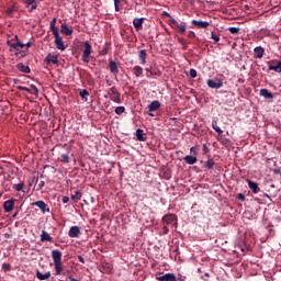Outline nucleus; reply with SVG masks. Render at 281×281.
Wrapping results in <instances>:
<instances>
[{
	"instance_id": "nucleus-13",
	"label": "nucleus",
	"mask_w": 281,
	"mask_h": 281,
	"mask_svg": "<svg viewBox=\"0 0 281 281\" xmlns=\"http://www.w3.org/2000/svg\"><path fill=\"white\" fill-rule=\"evenodd\" d=\"M16 200L14 199H11V200H7L3 202V210L4 212L7 213H10L14 210V203H15Z\"/></svg>"
},
{
	"instance_id": "nucleus-29",
	"label": "nucleus",
	"mask_w": 281,
	"mask_h": 281,
	"mask_svg": "<svg viewBox=\"0 0 281 281\" xmlns=\"http://www.w3.org/2000/svg\"><path fill=\"white\" fill-rule=\"evenodd\" d=\"M80 199H82V192H80L79 190L75 191V194H71V200L75 203H78V201H80Z\"/></svg>"
},
{
	"instance_id": "nucleus-30",
	"label": "nucleus",
	"mask_w": 281,
	"mask_h": 281,
	"mask_svg": "<svg viewBox=\"0 0 281 281\" xmlns=\"http://www.w3.org/2000/svg\"><path fill=\"white\" fill-rule=\"evenodd\" d=\"M145 71L147 78H155V76H161V72H155L150 68H146Z\"/></svg>"
},
{
	"instance_id": "nucleus-37",
	"label": "nucleus",
	"mask_w": 281,
	"mask_h": 281,
	"mask_svg": "<svg viewBox=\"0 0 281 281\" xmlns=\"http://www.w3.org/2000/svg\"><path fill=\"white\" fill-rule=\"evenodd\" d=\"M23 188H25V183H23V182L13 184V190H15L16 192H21V190H23Z\"/></svg>"
},
{
	"instance_id": "nucleus-18",
	"label": "nucleus",
	"mask_w": 281,
	"mask_h": 281,
	"mask_svg": "<svg viewBox=\"0 0 281 281\" xmlns=\"http://www.w3.org/2000/svg\"><path fill=\"white\" fill-rule=\"evenodd\" d=\"M60 32L61 34H65V36H71V34H74V30L69 29V26H67L65 23L61 24Z\"/></svg>"
},
{
	"instance_id": "nucleus-34",
	"label": "nucleus",
	"mask_w": 281,
	"mask_h": 281,
	"mask_svg": "<svg viewBox=\"0 0 281 281\" xmlns=\"http://www.w3.org/2000/svg\"><path fill=\"white\" fill-rule=\"evenodd\" d=\"M50 32H53V34L58 33V27H56V18H54V19L50 21Z\"/></svg>"
},
{
	"instance_id": "nucleus-52",
	"label": "nucleus",
	"mask_w": 281,
	"mask_h": 281,
	"mask_svg": "<svg viewBox=\"0 0 281 281\" xmlns=\"http://www.w3.org/2000/svg\"><path fill=\"white\" fill-rule=\"evenodd\" d=\"M162 14H164V16H167L169 19V21H171V19H173L172 15H170V13H168L166 11Z\"/></svg>"
},
{
	"instance_id": "nucleus-44",
	"label": "nucleus",
	"mask_w": 281,
	"mask_h": 281,
	"mask_svg": "<svg viewBox=\"0 0 281 281\" xmlns=\"http://www.w3.org/2000/svg\"><path fill=\"white\" fill-rule=\"evenodd\" d=\"M61 161H63L64 164H69V155L63 154V155H61Z\"/></svg>"
},
{
	"instance_id": "nucleus-2",
	"label": "nucleus",
	"mask_w": 281,
	"mask_h": 281,
	"mask_svg": "<svg viewBox=\"0 0 281 281\" xmlns=\"http://www.w3.org/2000/svg\"><path fill=\"white\" fill-rule=\"evenodd\" d=\"M108 98H110L112 102H115L116 104H122V94L115 87H112L108 90Z\"/></svg>"
},
{
	"instance_id": "nucleus-40",
	"label": "nucleus",
	"mask_w": 281,
	"mask_h": 281,
	"mask_svg": "<svg viewBox=\"0 0 281 281\" xmlns=\"http://www.w3.org/2000/svg\"><path fill=\"white\" fill-rule=\"evenodd\" d=\"M124 111H126V108H124V106H116L115 108L116 115H122V113H124Z\"/></svg>"
},
{
	"instance_id": "nucleus-39",
	"label": "nucleus",
	"mask_w": 281,
	"mask_h": 281,
	"mask_svg": "<svg viewBox=\"0 0 281 281\" xmlns=\"http://www.w3.org/2000/svg\"><path fill=\"white\" fill-rule=\"evenodd\" d=\"M12 266L10 263H2V271H4V273H8V271H11Z\"/></svg>"
},
{
	"instance_id": "nucleus-20",
	"label": "nucleus",
	"mask_w": 281,
	"mask_h": 281,
	"mask_svg": "<svg viewBox=\"0 0 281 281\" xmlns=\"http://www.w3.org/2000/svg\"><path fill=\"white\" fill-rule=\"evenodd\" d=\"M254 56L255 58H262L265 56V48L262 46H258L254 49Z\"/></svg>"
},
{
	"instance_id": "nucleus-23",
	"label": "nucleus",
	"mask_w": 281,
	"mask_h": 281,
	"mask_svg": "<svg viewBox=\"0 0 281 281\" xmlns=\"http://www.w3.org/2000/svg\"><path fill=\"white\" fill-rule=\"evenodd\" d=\"M248 187L252 190L254 194H258L260 192V188L258 187V183L248 180Z\"/></svg>"
},
{
	"instance_id": "nucleus-25",
	"label": "nucleus",
	"mask_w": 281,
	"mask_h": 281,
	"mask_svg": "<svg viewBox=\"0 0 281 281\" xmlns=\"http://www.w3.org/2000/svg\"><path fill=\"white\" fill-rule=\"evenodd\" d=\"M16 69H19V71H22V74H30V66H25L23 63H20L16 65Z\"/></svg>"
},
{
	"instance_id": "nucleus-57",
	"label": "nucleus",
	"mask_w": 281,
	"mask_h": 281,
	"mask_svg": "<svg viewBox=\"0 0 281 281\" xmlns=\"http://www.w3.org/2000/svg\"><path fill=\"white\" fill-rule=\"evenodd\" d=\"M79 262H82V265H85V258H82L81 256L78 257Z\"/></svg>"
},
{
	"instance_id": "nucleus-6",
	"label": "nucleus",
	"mask_w": 281,
	"mask_h": 281,
	"mask_svg": "<svg viewBox=\"0 0 281 281\" xmlns=\"http://www.w3.org/2000/svg\"><path fill=\"white\" fill-rule=\"evenodd\" d=\"M54 38H55V45L57 47V49H59L60 52H65V49H67V47H65V42H63V37L60 36V33H53Z\"/></svg>"
},
{
	"instance_id": "nucleus-1",
	"label": "nucleus",
	"mask_w": 281,
	"mask_h": 281,
	"mask_svg": "<svg viewBox=\"0 0 281 281\" xmlns=\"http://www.w3.org/2000/svg\"><path fill=\"white\" fill-rule=\"evenodd\" d=\"M52 258L55 267V274L61 276L65 268L63 266V252L60 250L55 249L52 251Z\"/></svg>"
},
{
	"instance_id": "nucleus-59",
	"label": "nucleus",
	"mask_w": 281,
	"mask_h": 281,
	"mask_svg": "<svg viewBox=\"0 0 281 281\" xmlns=\"http://www.w3.org/2000/svg\"><path fill=\"white\" fill-rule=\"evenodd\" d=\"M68 279H69L70 281H78V280L75 279L74 277H68Z\"/></svg>"
},
{
	"instance_id": "nucleus-4",
	"label": "nucleus",
	"mask_w": 281,
	"mask_h": 281,
	"mask_svg": "<svg viewBox=\"0 0 281 281\" xmlns=\"http://www.w3.org/2000/svg\"><path fill=\"white\" fill-rule=\"evenodd\" d=\"M7 45L15 49V52H21L25 47V44L19 42V35H15L13 40L8 41Z\"/></svg>"
},
{
	"instance_id": "nucleus-28",
	"label": "nucleus",
	"mask_w": 281,
	"mask_h": 281,
	"mask_svg": "<svg viewBox=\"0 0 281 281\" xmlns=\"http://www.w3.org/2000/svg\"><path fill=\"white\" fill-rule=\"evenodd\" d=\"M146 49H142L138 54L140 65H146V58H147Z\"/></svg>"
},
{
	"instance_id": "nucleus-36",
	"label": "nucleus",
	"mask_w": 281,
	"mask_h": 281,
	"mask_svg": "<svg viewBox=\"0 0 281 281\" xmlns=\"http://www.w3.org/2000/svg\"><path fill=\"white\" fill-rule=\"evenodd\" d=\"M215 164H216V162H214L213 159H209V160L205 161V165H204V166H205V168H207L209 170H212V168H214Z\"/></svg>"
},
{
	"instance_id": "nucleus-26",
	"label": "nucleus",
	"mask_w": 281,
	"mask_h": 281,
	"mask_svg": "<svg viewBox=\"0 0 281 281\" xmlns=\"http://www.w3.org/2000/svg\"><path fill=\"white\" fill-rule=\"evenodd\" d=\"M38 1L41 0H25L26 5H31V12L38 8Z\"/></svg>"
},
{
	"instance_id": "nucleus-54",
	"label": "nucleus",
	"mask_w": 281,
	"mask_h": 281,
	"mask_svg": "<svg viewBox=\"0 0 281 281\" xmlns=\"http://www.w3.org/2000/svg\"><path fill=\"white\" fill-rule=\"evenodd\" d=\"M61 201L63 203H69V196H63Z\"/></svg>"
},
{
	"instance_id": "nucleus-33",
	"label": "nucleus",
	"mask_w": 281,
	"mask_h": 281,
	"mask_svg": "<svg viewBox=\"0 0 281 281\" xmlns=\"http://www.w3.org/2000/svg\"><path fill=\"white\" fill-rule=\"evenodd\" d=\"M270 71H276L277 74H281V61H278L276 66H269Z\"/></svg>"
},
{
	"instance_id": "nucleus-14",
	"label": "nucleus",
	"mask_w": 281,
	"mask_h": 281,
	"mask_svg": "<svg viewBox=\"0 0 281 281\" xmlns=\"http://www.w3.org/2000/svg\"><path fill=\"white\" fill-rule=\"evenodd\" d=\"M109 69L113 76H117V74H120V67L117 66V63L113 60L109 61Z\"/></svg>"
},
{
	"instance_id": "nucleus-7",
	"label": "nucleus",
	"mask_w": 281,
	"mask_h": 281,
	"mask_svg": "<svg viewBox=\"0 0 281 281\" xmlns=\"http://www.w3.org/2000/svg\"><path fill=\"white\" fill-rule=\"evenodd\" d=\"M191 25L192 27H196L198 30H207L210 27V22L192 20Z\"/></svg>"
},
{
	"instance_id": "nucleus-8",
	"label": "nucleus",
	"mask_w": 281,
	"mask_h": 281,
	"mask_svg": "<svg viewBox=\"0 0 281 281\" xmlns=\"http://www.w3.org/2000/svg\"><path fill=\"white\" fill-rule=\"evenodd\" d=\"M44 63L46 65H58V53H49Z\"/></svg>"
},
{
	"instance_id": "nucleus-15",
	"label": "nucleus",
	"mask_w": 281,
	"mask_h": 281,
	"mask_svg": "<svg viewBox=\"0 0 281 281\" xmlns=\"http://www.w3.org/2000/svg\"><path fill=\"white\" fill-rule=\"evenodd\" d=\"M68 236L70 238H78V236H80V227L79 226L70 227V229L68 232Z\"/></svg>"
},
{
	"instance_id": "nucleus-55",
	"label": "nucleus",
	"mask_w": 281,
	"mask_h": 281,
	"mask_svg": "<svg viewBox=\"0 0 281 281\" xmlns=\"http://www.w3.org/2000/svg\"><path fill=\"white\" fill-rule=\"evenodd\" d=\"M206 278H210V273H204V276H202V280H207Z\"/></svg>"
},
{
	"instance_id": "nucleus-31",
	"label": "nucleus",
	"mask_w": 281,
	"mask_h": 281,
	"mask_svg": "<svg viewBox=\"0 0 281 281\" xmlns=\"http://www.w3.org/2000/svg\"><path fill=\"white\" fill-rule=\"evenodd\" d=\"M260 95H262L263 98H266L268 100H271V98H273V93L269 92V90H267V89H261Z\"/></svg>"
},
{
	"instance_id": "nucleus-35",
	"label": "nucleus",
	"mask_w": 281,
	"mask_h": 281,
	"mask_svg": "<svg viewBox=\"0 0 281 281\" xmlns=\"http://www.w3.org/2000/svg\"><path fill=\"white\" fill-rule=\"evenodd\" d=\"M33 205H36L37 207H40V210H42V212H45V209L47 207V204H45V202H43V201H37Z\"/></svg>"
},
{
	"instance_id": "nucleus-38",
	"label": "nucleus",
	"mask_w": 281,
	"mask_h": 281,
	"mask_svg": "<svg viewBox=\"0 0 281 281\" xmlns=\"http://www.w3.org/2000/svg\"><path fill=\"white\" fill-rule=\"evenodd\" d=\"M79 95H80V98H82V100H85V102H87V97L89 95V91H87V90H80V92H79Z\"/></svg>"
},
{
	"instance_id": "nucleus-61",
	"label": "nucleus",
	"mask_w": 281,
	"mask_h": 281,
	"mask_svg": "<svg viewBox=\"0 0 281 281\" xmlns=\"http://www.w3.org/2000/svg\"><path fill=\"white\" fill-rule=\"evenodd\" d=\"M43 186H45V182H44V181H42V182L40 183V188H43Z\"/></svg>"
},
{
	"instance_id": "nucleus-10",
	"label": "nucleus",
	"mask_w": 281,
	"mask_h": 281,
	"mask_svg": "<svg viewBox=\"0 0 281 281\" xmlns=\"http://www.w3.org/2000/svg\"><path fill=\"white\" fill-rule=\"evenodd\" d=\"M206 85L210 89H221V87H223V81L221 79H209Z\"/></svg>"
},
{
	"instance_id": "nucleus-12",
	"label": "nucleus",
	"mask_w": 281,
	"mask_h": 281,
	"mask_svg": "<svg viewBox=\"0 0 281 281\" xmlns=\"http://www.w3.org/2000/svg\"><path fill=\"white\" fill-rule=\"evenodd\" d=\"M100 271L101 273H112L113 272V265L102 261L100 265Z\"/></svg>"
},
{
	"instance_id": "nucleus-11",
	"label": "nucleus",
	"mask_w": 281,
	"mask_h": 281,
	"mask_svg": "<svg viewBox=\"0 0 281 281\" xmlns=\"http://www.w3.org/2000/svg\"><path fill=\"white\" fill-rule=\"evenodd\" d=\"M19 91H26L27 93H33V95H38V88L36 86L31 85V88L18 86Z\"/></svg>"
},
{
	"instance_id": "nucleus-60",
	"label": "nucleus",
	"mask_w": 281,
	"mask_h": 281,
	"mask_svg": "<svg viewBox=\"0 0 281 281\" xmlns=\"http://www.w3.org/2000/svg\"><path fill=\"white\" fill-rule=\"evenodd\" d=\"M7 13L12 14V9H8Z\"/></svg>"
},
{
	"instance_id": "nucleus-58",
	"label": "nucleus",
	"mask_w": 281,
	"mask_h": 281,
	"mask_svg": "<svg viewBox=\"0 0 281 281\" xmlns=\"http://www.w3.org/2000/svg\"><path fill=\"white\" fill-rule=\"evenodd\" d=\"M24 47H32V43H26V44H24Z\"/></svg>"
},
{
	"instance_id": "nucleus-62",
	"label": "nucleus",
	"mask_w": 281,
	"mask_h": 281,
	"mask_svg": "<svg viewBox=\"0 0 281 281\" xmlns=\"http://www.w3.org/2000/svg\"><path fill=\"white\" fill-rule=\"evenodd\" d=\"M149 115L153 117V113H149Z\"/></svg>"
},
{
	"instance_id": "nucleus-45",
	"label": "nucleus",
	"mask_w": 281,
	"mask_h": 281,
	"mask_svg": "<svg viewBox=\"0 0 281 281\" xmlns=\"http://www.w3.org/2000/svg\"><path fill=\"white\" fill-rule=\"evenodd\" d=\"M228 31L231 32V34H238V32H240V29H238V27H229Z\"/></svg>"
},
{
	"instance_id": "nucleus-3",
	"label": "nucleus",
	"mask_w": 281,
	"mask_h": 281,
	"mask_svg": "<svg viewBox=\"0 0 281 281\" xmlns=\"http://www.w3.org/2000/svg\"><path fill=\"white\" fill-rule=\"evenodd\" d=\"M169 25L172 30H178L179 34H186V22L179 23L175 18H171V20H169Z\"/></svg>"
},
{
	"instance_id": "nucleus-17",
	"label": "nucleus",
	"mask_w": 281,
	"mask_h": 281,
	"mask_svg": "<svg viewBox=\"0 0 281 281\" xmlns=\"http://www.w3.org/2000/svg\"><path fill=\"white\" fill-rule=\"evenodd\" d=\"M132 71L136 78H142V76H144V68H142V66H134Z\"/></svg>"
},
{
	"instance_id": "nucleus-24",
	"label": "nucleus",
	"mask_w": 281,
	"mask_h": 281,
	"mask_svg": "<svg viewBox=\"0 0 281 281\" xmlns=\"http://www.w3.org/2000/svg\"><path fill=\"white\" fill-rule=\"evenodd\" d=\"M37 280H49L52 278V272L42 273L41 271L36 272Z\"/></svg>"
},
{
	"instance_id": "nucleus-43",
	"label": "nucleus",
	"mask_w": 281,
	"mask_h": 281,
	"mask_svg": "<svg viewBox=\"0 0 281 281\" xmlns=\"http://www.w3.org/2000/svg\"><path fill=\"white\" fill-rule=\"evenodd\" d=\"M211 38L215 42L218 43V41H221V37L216 34H214V32L211 33Z\"/></svg>"
},
{
	"instance_id": "nucleus-56",
	"label": "nucleus",
	"mask_w": 281,
	"mask_h": 281,
	"mask_svg": "<svg viewBox=\"0 0 281 281\" xmlns=\"http://www.w3.org/2000/svg\"><path fill=\"white\" fill-rule=\"evenodd\" d=\"M102 56H106L109 54V52L106 50V48H104L102 52H101Z\"/></svg>"
},
{
	"instance_id": "nucleus-9",
	"label": "nucleus",
	"mask_w": 281,
	"mask_h": 281,
	"mask_svg": "<svg viewBox=\"0 0 281 281\" xmlns=\"http://www.w3.org/2000/svg\"><path fill=\"white\" fill-rule=\"evenodd\" d=\"M162 225H177V216L175 214H167L162 217Z\"/></svg>"
},
{
	"instance_id": "nucleus-53",
	"label": "nucleus",
	"mask_w": 281,
	"mask_h": 281,
	"mask_svg": "<svg viewBox=\"0 0 281 281\" xmlns=\"http://www.w3.org/2000/svg\"><path fill=\"white\" fill-rule=\"evenodd\" d=\"M178 42L181 44V45H186V40L183 37H179L178 38Z\"/></svg>"
},
{
	"instance_id": "nucleus-41",
	"label": "nucleus",
	"mask_w": 281,
	"mask_h": 281,
	"mask_svg": "<svg viewBox=\"0 0 281 281\" xmlns=\"http://www.w3.org/2000/svg\"><path fill=\"white\" fill-rule=\"evenodd\" d=\"M191 155H199V145L190 148Z\"/></svg>"
},
{
	"instance_id": "nucleus-51",
	"label": "nucleus",
	"mask_w": 281,
	"mask_h": 281,
	"mask_svg": "<svg viewBox=\"0 0 281 281\" xmlns=\"http://www.w3.org/2000/svg\"><path fill=\"white\" fill-rule=\"evenodd\" d=\"M221 143L223 144V146H229V144H231L228 138L222 139Z\"/></svg>"
},
{
	"instance_id": "nucleus-5",
	"label": "nucleus",
	"mask_w": 281,
	"mask_h": 281,
	"mask_svg": "<svg viewBox=\"0 0 281 281\" xmlns=\"http://www.w3.org/2000/svg\"><path fill=\"white\" fill-rule=\"evenodd\" d=\"M83 52H82V61L83 63H89V57L91 54H93V48L91 47V44L89 42L83 43Z\"/></svg>"
},
{
	"instance_id": "nucleus-47",
	"label": "nucleus",
	"mask_w": 281,
	"mask_h": 281,
	"mask_svg": "<svg viewBox=\"0 0 281 281\" xmlns=\"http://www.w3.org/2000/svg\"><path fill=\"white\" fill-rule=\"evenodd\" d=\"M187 36L188 38H196V33H194V31H189Z\"/></svg>"
},
{
	"instance_id": "nucleus-16",
	"label": "nucleus",
	"mask_w": 281,
	"mask_h": 281,
	"mask_svg": "<svg viewBox=\"0 0 281 281\" xmlns=\"http://www.w3.org/2000/svg\"><path fill=\"white\" fill-rule=\"evenodd\" d=\"M133 25L135 27V30L137 32H139V30H143V25H144V18H140V19H134L133 21Z\"/></svg>"
},
{
	"instance_id": "nucleus-27",
	"label": "nucleus",
	"mask_w": 281,
	"mask_h": 281,
	"mask_svg": "<svg viewBox=\"0 0 281 281\" xmlns=\"http://www.w3.org/2000/svg\"><path fill=\"white\" fill-rule=\"evenodd\" d=\"M144 135H145L144 130H142V128L136 130V137H137L138 142H146L147 138Z\"/></svg>"
},
{
	"instance_id": "nucleus-19",
	"label": "nucleus",
	"mask_w": 281,
	"mask_h": 281,
	"mask_svg": "<svg viewBox=\"0 0 281 281\" xmlns=\"http://www.w3.org/2000/svg\"><path fill=\"white\" fill-rule=\"evenodd\" d=\"M148 111L153 112V111H158V109H161V103L157 100L153 101L148 106H147Z\"/></svg>"
},
{
	"instance_id": "nucleus-42",
	"label": "nucleus",
	"mask_w": 281,
	"mask_h": 281,
	"mask_svg": "<svg viewBox=\"0 0 281 281\" xmlns=\"http://www.w3.org/2000/svg\"><path fill=\"white\" fill-rule=\"evenodd\" d=\"M121 1H124V0H114L115 12H120V10H121V8H120Z\"/></svg>"
},
{
	"instance_id": "nucleus-50",
	"label": "nucleus",
	"mask_w": 281,
	"mask_h": 281,
	"mask_svg": "<svg viewBox=\"0 0 281 281\" xmlns=\"http://www.w3.org/2000/svg\"><path fill=\"white\" fill-rule=\"evenodd\" d=\"M202 150L204 155H207V153H210V148L205 144H203Z\"/></svg>"
},
{
	"instance_id": "nucleus-21",
	"label": "nucleus",
	"mask_w": 281,
	"mask_h": 281,
	"mask_svg": "<svg viewBox=\"0 0 281 281\" xmlns=\"http://www.w3.org/2000/svg\"><path fill=\"white\" fill-rule=\"evenodd\" d=\"M53 238L50 237L49 233H47L46 231H42V235H41V241L42 243H52Z\"/></svg>"
},
{
	"instance_id": "nucleus-46",
	"label": "nucleus",
	"mask_w": 281,
	"mask_h": 281,
	"mask_svg": "<svg viewBox=\"0 0 281 281\" xmlns=\"http://www.w3.org/2000/svg\"><path fill=\"white\" fill-rule=\"evenodd\" d=\"M189 76H190V78H196V69H194V68L190 69Z\"/></svg>"
},
{
	"instance_id": "nucleus-32",
	"label": "nucleus",
	"mask_w": 281,
	"mask_h": 281,
	"mask_svg": "<svg viewBox=\"0 0 281 281\" xmlns=\"http://www.w3.org/2000/svg\"><path fill=\"white\" fill-rule=\"evenodd\" d=\"M212 128L215 131V133H218V135H223V130L218 127V122L212 121Z\"/></svg>"
},
{
	"instance_id": "nucleus-49",
	"label": "nucleus",
	"mask_w": 281,
	"mask_h": 281,
	"mask_svg": "<svg viewBox=\"0 0 281 281\" xmlns=\"http://www.w3.org/2000/svg\"><path fill=\"white\" fill-rule=\"evenodd\" d=\"M237 199H238V201H241V202L246 201L245 194H243V193H238Z\"/></svg>"
},
{
	"instance_id": "nucleus-48",
	"label": "nucleus",
	"mask_w": 281,
	"mask_h": 281,
	"mask_svg": "<svg viewBox=\"0 0 281 281\" xmlns=\"http://www.w3.org/2000/svg\"><path fill=\"white\" fill-rule=\"evenodd\" d=\"M168 232H170V228L168 227V225L162 224V234L166 235L168 234Z\"/></svg>"
},
{
	"instance_id": "nucleus-22",
	"label": "nucleus",
	"mask_w": 281,
	"mask_h": 281,
	"mask_svg": "<svg viewBox=\"0 0 281 281\" xmlns=\"http://www.w3.org/2000/svg\"><path fill=\"white\" fill-rule=\"evenodd\" d=\"M183 160L188 164V166H194V164H196L198 161L195 156H190V155L186 156Z\"/></svg>"
}]
</instances>
